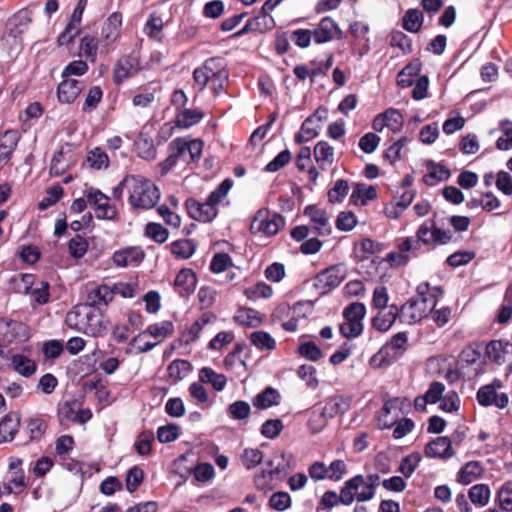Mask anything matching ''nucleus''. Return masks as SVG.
<instances>
[{
    "instance_id": "f257e3e1",
    "label": "nucleus",
    "mask_w": 512,
    "mask_h": 512,
    "mask_svg": "<svg viewBox=\"0 0 512 512\" xmlns=\"http://www.w3.org/2000/svg\"><path fill=\"white\" fill-rule=\"evenodd\" d=\"M130 182L129 203L133 208L150 209L157 204L160 192L152 181L140 176H131Z\"/></svg>"
},
{
    "instance_id": "f03ea898",
    "label": "nucleus",
    "mask_w": 512,
    "mask_h": 512,
    "mask_svg": "<svg viewBox=\"0 0 512 512\" xmlns=\"http://www.w3.org/2000/svg\"><path fill=\"white\" fill-rule=\"evenodd\" d=\"M366 315V307L363 303L354 302L343 311L345 322L340 325V333L347 339L356 338L363 331V319Z\"/></svg>"
},
{
    "instance_id": "7ed1b4c3",
    "label": "nucleus",
    "mask_w": 512,
    "mask_h": 512,
    "mask_svg": "<svg viewBox=\"0 0 512 512\" xmlns=\"http://www.w3.org/2000/svg\"><path fill=\"white\" fill-rule=\"evenodd\" d=\"M412 403L405 397H395L384 400L382 411L378 417L381 428H390L397 423L401 416L407 414Z\"/></svg>"
},
{
    "instance_id": "20e7f679",
    "label": "nucleus",
    "mask_w": 512,
    "mask_h": 512,
    "mask_svg": "<svg viewBox=\"0 0 512 512\" xmlns=\"http://www.w3.org/2000/svg\"><path fill=\"white\" fill-rule=\"evenodd\" d=\"M451 239L452 233L449 230L439 228L433 220L424 221L418 229V242H421L428 248L445 245Z\"/></svg>"
},
{
    "instance_id": "39448f33",
    "label": "nucleus",
    "mask_w": 512,
    "mask_h": 512,
    "mask_svg": "<svg viewBox=\"0 0 512 512\" xmlns=\"http://www.w3.org/2000/svg\"><path fill=\"white\" fill-rule=\"evenodd\" d=\"M345 278L342 265H332L321 272L315 278L313 286L319 290L320 295H325L337 288Z\"/></svg>"
},
{
    "instance_id": "423d86ee",
    "label": "nucleus",
    "mask_w": 512,
    "mask_h": 512,
    "mask_svg": "<svg viewBox=\"0 0 512 512\" xmlns=\"http://www.w3.org/2000/svg\"><path fill=\"white\" fill-rule=\"evenodd\" d=\"M374 496V482H346L339 499L342 504L350 505L354 499L367 501Z\"/></svg>"
},
{
    "instance_id": "0eeeda50",
    "label": "nucleus",
    "mask_w": 512,
    "mask_h": 512,
    "mask_svg": "<svg viewBox=\"0 0 512 512\" xmlns=\"http://www.w3.org/2000/svg\"><path fill=\"white\" fill-rule=\"evenodd\" d=\"M85 195L89 204L95 209L98 219L113 220L116 218V208L110 205L109 197L100 190L88 187L85 190Z\"/></svg>"
},
{
    "instance_id": "6e6552de",
    "label": "nucleus",
    "mask_w": 512,
    "mask_h": 512,
    "mask_svg": "<svg viewBox=\"0 0 512 512\" xmlns=\"http://www.w3.org/2000/svg\"><path fill=\"white\" fill-rule=\"evenodd\" d=\"M443 290L440 286L431 287L429 283L424 282L418 285V312L422 316H427L430 311L436 307L438 299L442 296Z\"/></svg>"
},
{
    "instance_id": "1a4fd4ad",
    "label": "nucleus",
    "mask_w": 512,
    "mask_h": 512,
    "mask_svg": "<svg viewBox=\"0 0 512 512\" xmlns=\"http://www.w3.org/2000/svg\"><path fill=\"white\" fill-rule=\"evenodd\" d=\"M140 69V60L137 53L132 52L123 56L115 64L113 70L114 82L121 84L124 80L134 76Z\"/></svg>"
},
{
    "instance_id": "9d476101",
    "label": "nucleus",
    "mask_w": 512,
    "mask_h": 512,
    "mask_svg": "<svg viewBox=\"0 0 512 512\" xmlns=\"http://www.w3.org/2000/svg\"><path fill=\"white\" fill-rule=\"evenodd\" d=\"M85 310L84 323H82V332L94 337L102 336L107 331V321L99 309L91 305Z\"/></svg>"
},
{
    "instance_id": "9b49d317",
    "label": "nucleus",
    "mask_w": 512,
    "mask_h": 512,
    "mask_svg": "<svg viewBox=\"0 0 512 512\" xmlns=\"http://www.w3.org/2000/svg\"><path fill=\"white\" fill-rule=\"evenodd\" d=\"M304 215L308 216L313 224L312 233L316 236H329L332 227L329 223V216L324 209L315 205H308L304 208Z\"/></svg>"
},
{
    "instance_id": "f8f14e48",
    "label": "nucleus",
    "mask_w": 512,
    "mask_h": 512,
    "mask_svg": "<svg viewBox=\"0 0 512 512\" xmlns=\"http://www.w3.org/2000/svg\"><path fill=\"white\" fill-rule=\"evenodd\" d=\"M313 40L316 44H324L333 39H341L343 32L337 23L329 16L321 19L317 27L312 31Z\"/></svg>"
},
{
    "instance_id": "ddd939ff",
    "label": "nucleus",
    "mask_w": 512,
    "mask_h": 512,
    "mask_svg": "<svg viewBox=\"0 0 512 512\" xmlns=\"http://www.w3.org/2000/svg\"><path fill=\"white\" fill-rule=\"evenodd\" d=\"M285 222V218L278 213H274L269 219H264L262 211H259L251 223L250 230L252 233L262 232L267 236H273L285 226Z\"/></svg>"
},
{
    "instance_id": "4468645a",
    "label": "nucleus",
    "mask_w": 512,
    "mask_h": 512,
    "mask_svg": "<svg viewBox=\"0 0 512 512\" xmlns=\"http://www.w3.org/2000/svg\"><path fill=\"white\" fill-rule=\"evenodd\" d=\"M350 407L349 401L343 396H335L329 399L323 407L321 413L317 416L316 421L319 422L321 430L327 423L328 419H332L337 415L344 414Z\"/></svg>"
},
{
    "instance_id": "2eb2a0df",
    "label": "nucleus",
    "mask_w": 512,
    "mask_h": 512,
    "mask_svg": "<svg viewBox=\"0 0 512 512\" xmlns=\"http://www.w3.org/2000/svg\"><path fill=\"white\" fill-rule=\"evenodd\" d=\"M185 208L191 218L200 222H211L218 214L216 207H211L206 202L201 203L195 198H188L185 201Z\"/></svg>"
},
{
    "instance_id": "dca6fc26",
    "label": "nucleus",
    "mask_w": 512,
    "mask_h": 512,
    "mask_svg": "<svg viewBox=\"0 0 512 512\" xmlns=\"http://www.w3.org/2000/svg\"><path fill=\"white\" fill-rule=\"evenodd\" d=\"M203 146L204 143L200 139L187 141L180 137L169 143V147L171 149H177V153L180 155V157H184L188 153L191 162H197L200 159Z\"/></svg>"
},
{
    "instance_id": "f3484780",
    "label": "nucleus",
    "mask_w": 512,
    "mask_h": 512,
    "mask_svg": "<svg viewBox=\"0 0 512 512\" xmlns=\"http://www.w3.org/2000/svg\"><path fill=\"white\" fill-rule=\"evenodd\" d=\"M196 285V274L189 268L181 269L174 280V288L180 297H188L194 293Z\"/></svg>"
},
{
    "instance_id": "a211bd4d",
    "label": "nucleus",
    "mask_w": 512,
    "mask_h": 512,
    "mask_svg": "<svg viewBox=\"0 0 512 512\" xmlns=\"http://www.w3.org/2000/svg\"><path fill=\"white\" fill-rule=\"evenodd\" d=\"M21 417L17 412L6 414L0 421V444L14 440L19 431Z\"/></svg>"
},
{
    "instance_id": "6ab92c4d",
    "label": "nucleus",
    "mask_w": 512,
    "mask_h": 512,
    "mask_svg": "<svg viewBox=\"0 0 512 512\" xmlns=\"http://www.w3.org/2000/svg\"><path fill=\"white\" fill-rule=\"evenodd\" d=\"M113 261L119 267L137 266L144 258L139 247H128L113 254Z\"/></svg>"
},
{
    "instance_id": "aec40b11",
    "label": "nucleus",
    "mask_w": 512,
    "mask_h": 512,
    "mask_svg": "<svg viewBox=\"0 0 512 512\" xmlns=\"http://www.w3.org/2000/svg\"><path fill=\"white\" fill-rule=\"evenodd\" d=\"M82 83L75 79H64L57 87V97L61 103H72L82 91Z\"/></svg>"
},
{
    "instance_id": "412c9836",
    "label": "nucleus",
    "mask_w": 512,
    "mask_h": 512,
    "mask_svg": "<svg viewBox=\"0 0 512 512\" xmlns=\"http://www.w3.org/2000/svg\"><path fill=\"white\" fill-rule=\"evenodd\" d=\"M428 457L446 459L453 455L451 440L448 437H438L425 447Z\"/></svg>"
},
{
    "instance_id": "4be33fe9",
    "label": "nucleus",
    "mask_w": 512,
    "mask_h": 512,
    "mask_svg": "<svg viewBox=\"0 0 512 512\" xmlns=\"http://www.w3.org/2000/svg\"><path fill=\"white\" fill-rule=\"evenodd\" d=\"M450 175V170L446 166L428 161L427 173L423 176V182L428 186H435L446 181Z\"/></svg>"
},
{
    "instance_id": "5701e85b",
    "label": "nucleus",
    "mask_w": 512,
    "mask_h": 512,
    "mask_svg": "<svg viewBox=\"0 0 512 512\" xmlns=\"http://www.w3.org/2000/svg\"><path fill=\"white\" fill-rule=\"evenodd\" d=\"M47 428L46 420L41 417H31L25 421V432L33 443H39L44 438Z\"/></svg>"
},
{
    "instance_id": "b1692460",
    "label": "nucleus",
    "mask_w": 512,
    "mask_h": 512,
    "mask_svg": "<svg viewBox=\"0 0 512 512\" xmlns=\"http://www.w3.org/2000/svg\"><path fill=\"white\" fill-rule=\"evenodd\" d=\"M113 300V291L107 285H100L92 289L87 296V302L84 305H91L98 309L100 306H106Z\"/></svg>"
},
{
    "instance_id": "393cba45",
    "label": "nucleus",
    "mask_w": 512,
    "mask_h": 512,
    "mask_svg": "<svg viewBox=\"0 0 512 512\" xmlns=\"http://www.w3.org/2000/svg\"><path fill=\"white\" fill-rule=\"evenodd\" d=\"M121 25V13L114 12L108 17L101 31V35L107 41V43H113L118 39Z\"/></svg>"
},
{
    "instance_id": "a878e982",
    "label": "nucleus",
    "mask_w": 512,
    "mask_h": 512,
    "mask_svg": "<svg viewBox=\"0 0 512 512\" xmlns=\"http://www.w3.org/2000/svg\"><path fill=\"white\" fill-rule=\"evenodd\" d=\"M376 198V188L365 183H356L351 194V201H353L354 204H360L361 206L366 205L368 201Z\"/></svg>"
},
{
    "instance_id": "bb28decb",
    "label": "nucleus",
    "mask_w": 512,
    "mask_h": 512,
    "mask_svg": "<svg viewBox=\"0 0 512 512\" xmlns=\"http://www.w3.org/2000/svg\"><path fill=\"white\" fill-rule=\"evenodd\" d=\"M204 117V112L199 109L183 108L179 110L176 115V125L180 128H190L199 123Z\"/></svg>"
},
{
    "instance_id": "cd10ccee",
    "label": "nucleus",
    "mask_w": 512,
    "mask_h": 512,
    "mask_svg": "<svg viewBox=\"0 0 512 512\" xmlns=\"http://www.w3.org/2000/svg\"><path fill=\"white\" fill-rule=\"evenodd\" d=\"M280 394L273 387H266L261 393L255 396L253 405L258 409H267L280 402Z\"/></svg>"
},
{
    "instance_id": "c85d7f7f",
    "label": "nucleus",
    "mask_w": 512,
    "mask_h": 512,
    "mask_svg": "<svg viewBox=\"0 0 512 512\" xmlns=\"http://www.w3.org/2000/svg\"><path fill=\"white\" fill-rule=\"evenodd\" d=\"M292 459L291 455L281 454L275 456L273 459L269 460L266 465L269 476L277 475L281 478H285L286 470L290 468V460Z\"/></svg>"
},
{
    "instance_id": "c756f323",
    "label": "nucleus",
    "mask_w": 512,
    "mask_h": 512,
    "mask_svg": "<svg viewBox=\"0 0 512 512\" xmlns=\"http://www.w3.org/2000/svg\"><path fill=\"white\" fill-rule=\"evenodd\" d=\"M320 125H314V116L307 117L301 125L300 132L295 135L296 144H303L317 137L320 131Z\"/></svg>"
},
{
    "instance_id": "7c9ffc66",
    "label": "nucleus",
    "mask_w": 512,
    "mask_h": 512,
    "mask_svg": "<svg viewBox=\"0 0 512 512\" xmlns=\"http://www.w3.org/2000/svg\"><path fill=\"white\" fill-rule=\"evenodd\" d=\"M27 338L26 326L18 321H9L5 324V331L2 333L3 341L12 343Z\"/></svg>"
},
{
    "instance_id": "2f4dec72",
    "label": "nucleus",
    "mask_w": 512,
    "mask_h": 512,
    "mask_svg": "<svg viewBox=\"0 0 512 512\" xmlns=\"http://www.w3.org/2000/svg\"><path fill=\"white\" fill-rule=\"evenodd\" d=\"M11 364L16 372L24 377L32 376L37 369L36 363L22 354H15L11 358Z\"/></svg>"
},
{
    "instance_id": "473e14b6",
    "label": "nucleus",
    "mask_w": 512,
    "mask_h": 512,
    "mask_svg": "<svg viewBox=\"0 0 512 512\" xmlns=\"http://www.w3.org/2000/svg\"><path fill=\"white\" fill-rule=\"evenodd\" d=\"M199 379L201 382L210 383L217 391H222L227 383L225 375L216 373L210 367H203L200 369Z\"/></svg>"
},
{
    "instance_id": "72a5a7b5",
    "label": "nucleus",
    "mask_w": 512,
    "mask_h": 512,
    "mask_svg": "<svg viewBox=\"0 0 512 512\" xmlns=\"http://www.w3.org/2000/svg\"><path fill=\"white\" fill-rule=\"evenodd\" d=\"M315 161L324 168L325 164H332L334 148L326 141H319L314 147Z\"/></svg>"
},
{
    "instance_id": "f704fd0d",
    "label": "nucleus",
    "mask_w": 512,
    "mask_h": 512,
    "mask_svg": "<svg viewBox=\"0 0 512 512\" xmlns=\"http://www.w3.org/2000/svg\"><path fill=\"white\" fill-rule=\"evenodd\" d=\"M196 250V244L191 239H180L171 243V252L181 259L190 258Z\"/></svg>"
},
{
    "instance_id": "c9c22d12",
    "label": "nucleus",
    "mask_w": 512,
    "mask_h": 512,
    "mask_svg": "<svg viewBox=\"0 0 512 512\" xmlns=\"http://www.w3.org/2000/svg\"><path fill=\"white\" fill-rule=\"evenodd\" d=\"M490 494L491 491L488 485L484 483H478L470 488L468 496L473 504L482 507L488 504Z\"/></svg>"
},
{
    "instance_id": "e433bc0d",
    "label": "nucleus",
    "mask_w": 512,
    "mask_h": 512,
    "mask_svg": "<svg viewBox=\"0 0 512 512\" xmlns=\"http://www.w3.org/2000/svg\"><path fill=\"white\" fill-rule=\"evenodd\" d=\"M79 404L76 400L65 401L58 406V418L60 424L76 422L77 409Z\"/></svg>"
},
{
    "instance_id": "4c0bfd02",
    "label": "nucleus",
    "mask_w": 512,
    "mask_h": 512,
    "mask_svg": "<svg viewBox=\"0 0 512 512\" xmlns=\"http://www.w3.org/2000/svg\"><path fill=\"white\" fill-rule=\"evenodd\" d=\"M192 369V365L189 361L184 359L173 360L168 368V376L175 381L182 380Z\"/></svg>"
},
{
    "instance_id": "58836bf2",
    "label": "nucleus",
    "mask_w": 512,
    "mask_h": 512,
    "mask_svg": "<svg viewBox=\"0 0 512 512\" xmlns=\"http://www.w3.org/2000/svg\"><path fill=\"white\" fill-rule=\"evenodd\" d=\"M251 343L259 350H273L276 347V341L265 331H255L250 335Z\"/></svg>"
},
{
    "instance_id": "ea45409f",
    "label": "nucleus",
    "mask_w": 512,
    "mask_h": 512,
    "mask_svg": "<svg viewBox=\"0 0 512 512\" xmlns=\"http://www.w3.org/2000/svg\"><path fill=\"white\" fill-rule=\"evenodd\" d=\"M88 307L82 304L75 306L71 311H69L66 315L65 322L66 324L76 329L77 331L82 332V323H84L85 310Z\"/></svg>"
},
{
    "instance_id": "a19ab883",
    "label": "nucleus",
    "mask_w": 512,
    "mask_h": 512,
    "mask_svg": "<svg viewBox=\"0 0 512 512\" xmlns=\"http://www.w3.org/2000/svg\"><path fill=\"white\" fill-rule=\"evenodd\" d=\"M509 343H503L500 340H493L486 345L485 352L487 357L494 362H501L504 355L508 352Z\"/></svg>"
},
{
    "instance_id": "79ce46f5",
    "label": "nucleus",
    "mask_w": 512,
    "mask_h": 512,
    "mask_svg": "<svg viewBox=\"0 0 512 512\" xmlns=\"http://www.w3.org/2000/svg\"><path fill=\"white\" fill-rule=\"evenodd\" d=\"M214 467L210 463H199L188 470V474H181V477L187 478L194 476V480H211L214 477Z\"/></svg>"
},
{
    "instance_id": "37998d69",
    "label": "nucleus",
    "mask_w": 512,
    "mask_h": 512,
    "mask_svg": "<svg viewBox=\"0 0 512 512\" xmlns=\"http://www.w3.org/2000/svg\"><path fill=\"white\" fill-rule=\"evenodd\" d=\"M398 248H399V253L390 252L387 255V260L390 261L391 263L398 265V266L405 265L409 260L406 253L408 251H410L412 248L410 239L409 238L405 239L403 242H401L399 244Z\"/></svg>"
},
{
    "instance_id": "c03bdc74",
    "label": "nucleus",
    "mask_w": 512,
    "mask_h": 512,
    "mask_svg": "<svg viewBox=\"0 0 512 512\" xmlns=\"http://www.w3.org/2000/svg\"><path fill=\"white\" fill-rule=\"evenodd\" d=\"M173 323L171 321H162L161 323H155L148 326V328L142 333H148L156 339L163 340L168 334L173 331Z\"/></svg>"
},
{
    "instance_id": "a18cd8bd",
    "label": "nucleus",
    "mask_w": 512,
    "mask_h": 512,
    "mask_svg": "<svg viewBox=\"0 0 512 512\" xmlns=\"http://www.w3.org/2000/svg\"><path fill=\"white\" fill-rule=\"evenodd\" d=\"M64 189L61 185L57 184L47 190V196H45L38 204L40 210H46L47 208L56 204L63 196Z\"/></svg>"
},
{
    "instance_id": "49530a36",
    "label": "nucleus",
    "mask_w": 512,
    "mask_h": 512,
    "mask_svg": "<svg viewBox=\"0 0 512 512\" xmlns=\"http://www.w3.org/2000/svg\"><path fill=\"white\" fill-rule=\"evenodd\" d=\"M445 391V385L441 382L435 381L432 382L429 386V389L423 396L424 405L423 410H425L426 404H435L441 400L443 397V393Z\"/></svg>"
},
{
    "instance_id": "de8ad7c7",
    "label": "nucleus",
    "mask_w": 512,
    "mask_h": 512,
    "mask_svg": "<svg viewBox=\"0 0 512 512\" xmlns=\"http://www.w3.org/2000/svg\"><path fill=\"white\" fill-rule=\"evenodd\" d=\"M68 250L73 258L80 259L86 254L88 250V242L84 237L76 235L70 239L68 243Z\"/></svg>"
},
{
    "instance_id": "09e8293b",
    "label": "nucleus",
    "mask_w": 512,
    "mask_h": 512,
    "mask_svg": "<svg viewBox=\"0 0 512 512\" xmlns=\"http://www.w3.org/2000/svg\"><path fill=\"white\" fill-rule=\"evenodd\" d=\"M349 191L348 182L344 179H339L335 182L334 186L328 191V199L331 203L341 202Z\"/></svg>"
},
{
    "instance_id": "8fccbe9b",
    "label": "nucleus",
    "mask_w": 512,
    "mask_h": 512,
    "mask_svg": "<svg viewBox=\"0 0 512 512\" xmlns=\"http://www.w3.org/2000/svg\"><path fill=\"white\" fill-rule=\"evenodd\" d=\"M416 80V65L412 62L407 64L397 75V84L402 88L413 85Z\"/></svg>"
},
{
    "instance_id": "3c124183",
    "label": "nucleus",
    "mask_w": 512,
    "mask_h": 512,
    "mask_svg": "<svg viewBox=\"0 0 512 512\" xmlns=\"http://www.w3.org/2000/svg\"><path fill=\"white\" fill-rule=\"evenodd\" d=\"M272 287L264 282H258L254 287L245 289L244 294L249 300H256L259 297L269 298L272 296Z\"/></svg>"
},
{
    "instance_id": "603ef678",
    "label": "nucleus",
    "mask_w": 512,
    "mask_h": 512,
    "mask_svg": "<svg viewBox=\"0 0 512 512\" xmlns=\"http://www.w3.org/2000/svg\"><path fill=\"white\" fill-rule=\"evenodd\" d=\"M512 482H506L497 492V500L500 508L505 512H512Z\"/></svg>"
},
{
    "instance_id": "864d4df0",
    "label": "nucleus",
    "mask_w": 512,
    "mask_h": 512,
    "mask_svg": "<svg viewBox=\"0 0 512 512\" xmlns=\"http://www.w3.org/2000/svg\"><path fill=\"white\" fill-rule=\"evenodd\" d=\"M394 312H379L373 319H372V326L380 331V332H386L390 329V327L395 322V314Z\"/></svg>"
},
{
    "instance_id": "5fc2aeb1",
    "label": "nucleus",
    "mask_w": 512,
    "mask_h": 512,
    "mask_svg": "<svg viewBox=\"0 0 512 512\" xmlns=\"http://www.w3.org/2000/svg\"><path fill=\"white\" fill-rule=\"evenodd\" d=\"M148 237L157 243H164L168 239L169 232L159 223H148L145 228Z\"/></svg>"
},
{
    "instance_id": "6e6d98bb",
    "label": "nucleus",
    "mask_w": 512,
    "mask_h": 512,
    "mask_svg": "<svg viewBox=\"0 0 512 512\" xmlns=\"http://www.w3.org/2000/svg\"><path fill=\"white\" fill-rule=\"evenodd\" d=\"M291 158V152L288 149L283 150L265 166L264 170L270 173L277 172L285 167L291 161Z\"/></svg>"
},
{
    "instance_id": "4d7b16f0",
    "label": "nucleus",
    "mask_w": 512,
    "mask_h": 512,
    "mask_svg": "<svg viewBox=\"0 0 512 512\" xmlns=\"http://www.w3.org/2000/svg\"><path fill=\"white\" fill-rule=\"evenodd\" d=\"M49 288L50 285L47 281H40L36 287L29 291V295L34 298V301L39 305H44L49 301Z\"/></svg>"
},
{
    "instance_id": "13d9d810",
    "label": "nucleus",
    "mask_w": 512,
    "mask_h": 512,
    "mask_svg": "<svg viewBox=\"0 0 512 512\" xmlns=\"http://www.w3.org/2000/svg\"><path fill=\"white\" fill-rule=\"evenodd\" d=\"M483 474V467L478 461L468 462L459 471L458 480H470V478H480Z\"/></svg>"
},
{
    "instance_id": "bf43d9fd",
    "label": "nucleus",
    "mask_w": 512,
    "mask_h": 512,
    "mask_svg": "<svg viewBox=\"0 0 512 512\" xmlns=\"http://www.w3.org/2000/svg\"><path fill=\"white\" fill-rule=\"evenodd\" d=\"M284 425L280 419H269L266 420L261 427V434L268 438H276L283 430Z\"/></svg>"
},
{
    "instance_id": "052dcab7",
    "label": "nucleus",
    "mask_w": 512,
    "mask_h": 512,
    "mask_svg": "<svg viewBox=\"0 0 512 512\" xmlns=\"http://www.w3.org/2000/svg\"><path fill=\"white\" fill-rule=\"evenodd\" d=\"M232 265V259L227 253H216L211 260L210 270L213 273H222Z\"/></svg>"
},
{
    "instance_id": "680f3d73",
    "label": "nucleus",
    "mask_w": 512,
    "mask_h": 512,
    "mask_svg": "<svg viewBox=\"0 0 512 512\" xmlns=\"http://www.w3.org/2000/svg\"><path fill=\"white\" fill-rule=\"evenodd\" d=\"M228 411L232 418L244 420L250 415L251 408L246 401L238 400L229 405Z\"/></svg>"
},
{
    "instance_id": "e2e57ef3",
    "label": "nucleus",
    "mask_w": 512,
    "mask_h": 512,
    "mask_svg": "<svg viewBox=\"0 0 512 512\" xmlns=\"http://www.w3.org/2000/svg\"><path fill=\"white\" fill-rule=\"evenodd\" d=\"M497 391L493 385H485L477 392V401L481 406L488 407L494 405Z\"/></svg>"
},
{
    "instance_id": "0e129e2a",
    "label": "nucleus",
    "mask_w": 512,
    "mask_h": 512,
    "mask_svg": "<svg viewBox=\"0 0 512 512\" xmlns=\"http://www.w3.org/2000/svg\"><path fill=\"white\" fill-rule=\"evenodd\" d=\"M298 352L301 356L305 357L310 361H318L322 357L321 349L312 341L302 343Z\"/></svg>"
},
{
    "instance_id": "69168bd1",
    "label": "nucleus",
    "mask_w": 512,
    "mask_h": 512,
    "mask_svg": "<svg viewBox=\"0 0 512 512\" xmlns=\"http://www.w3.org/2000/svg\"><path fill=\"white\" fill-rule=\"evenodd\" d=\"M356 224V216L350 211H342L337 216L336 228L340 231H351Z\"/></svg>"
},
{
    "instance_id": "338daca9",
    "label": "nucleus",
    "mask_w": 512,
    "mask_h": 512,
    "mask_svg": "<svg viewBox=\"0 0 512 512\" xmlns=\"http://www.w3.org/2000/svg\"><path fill=\"white\" fill-rule=\"evenodd\" d=\"M379 143L380 137L373 132H368L360 138L358 145L363 152L370 154L377 149Z\"/></svg>"
},
{
    "instance_id": "774afa93",
    "label": "nucleus",
    "mask_w": 512,
    "mask_h": 512,
    "mask_svg": "<svg viewBox=\"0 0 512 512\" xmlns=\"http://www.w3.org/2000/svg\"><path fill=\"white\" fill-rule=\"evenodd\" d=\"M262 459L263 453L257 448L245 449L241 456L243 465L248 469L257 466L259 463H261Z\"/></svg>"
}]
</instances>
